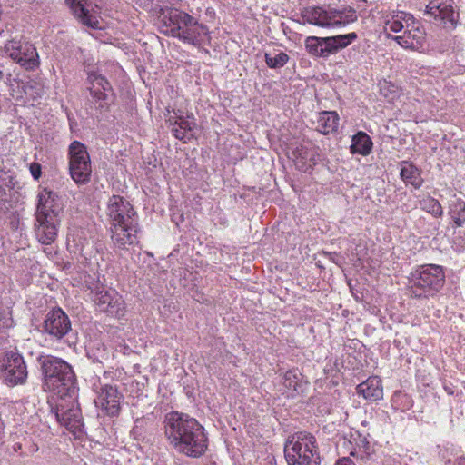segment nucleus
<instances>
[{"label": "nucleus", "instance_id": "f257e3e1", "mask_svg": "<svg viewBox=\"0 0 465 465\" xmlns=\"http://www.w3.org/2000/svg\"><path fill=\"white\" fill-rule=\"evenodd\" d=\"M164 434L172 448L189 458L202 457L208 448L203 426L186 413L171 411L163 421Z\"/></svg>", "mask_w": 465, "mask_h": 465}, {"label": "nucleus", "instance_id": "f03ea898", "mask_svg": "<svg viewBox=\"0 0 465 465\" xmlns=\"http://www.w3.org/2000/svg\"><path fill=\"white\" fill-rule=\"evenodd\" d=\"M106 214L114 247L127 250L139 242L138 214L126 199L120 195L111 196L107 202Z\"/></svg>", "mask_w": 465, "mask_h": 465}, {"label": "nucleus", "instance_id": "7ed1b4c3", "mask_svg": "<svg viewBox=\"0 0 465 465\" xmlns=\"http://www.w3.org/2000/svg\"><path fill=\"white\" fill-rule=\"evenodd\" d=\"M37 199L34 231L38 242L48 245L56 239L64 207L57 193L47 188L38 193Z\"/></svg>", "mask_w": 465, "mask_h": 465}, {"label": "nucleus", "instance_id": "20e7f679", "mask_svg": "<svg viewBox=\"0 0 465 465\" xmlns=\"http://www.w3.org/2000/svg\"><path fill=\"white\" fill-rule=\"evenodd\" d=\"M37 362L43 376L42 388L53 396H70L75 392L76 378L65 361L53 355H39Z\"/></svg>", "mask_w": 465, "mask_h": 465}, {"label": "nucleus", "instance_id": "39448f33", "mask_svg": "<svg viewBox=\"0 0 465 465\" xmlns=\"http://www.w3.org/2000/svg\"><path fill=\"white\" fill-rule=\"evenodd\" d=\"M445 282L443 270L439 265L427 264L413 272L409 280V295L415 299L433 297Z\"/></svg>", "mask_w": 465, "mask_h": 465}, {"label": "nucleus", "instance_id": "423d86ee", "mask_svg": "<svg viewBox=\"0 0 465 465\" xmlns=\"http://www.w3.org/2000/svg\"><path fill=\"white\" fill-rule=\"evenodd\" d=\"M288 465H320L321 458L313 435L298 432L288 438L284 446Z\"/></svg>", "mask_w": 465, "mask_h": 465}, {"label": "nucleus", "instance_id": "0eeeda50", "mask_svg": "<svg viewBox=\"0 0 465 465\" xmlns=\"http://www.w3.org/2000/svg\"><path fill=\"white\" fill-rule=\"evenodd\" d=\"M74 394L70 396H51L47 403L50 414L56 421L74 434L81 433L84 428V419Z\"/></svg>", "mask_w": 465, "mask_h": 465}, {"label": "nucleus", "instance_id": "6e6552de", "mask_svg": "<svg viewBox=\"0 0 465 465\" xmlns=\"http://www.w3.org/2000/svg\"><path fill=\"white\" fill-rule=\"evenodd\" d=\"M69 173L78 185L87 184L91 181L92 163L86 146L74 141L68 147Z\"/></svg>", "mask_w": 465, "mask_h": 465}, {"label": "nucleus", "instance_id": "1a4fd4ad", "mask_svg": "<svg viewBox=\"0 0 465 465\" xmlns=\"http://www.w3.org/2000/svg\"><path fill=\"white\" fill-rule=\"evenodd\" d=\"M28 378V371L22 354L16 350L5 351L0 359V379L9 386L24 385Z\"/></svg>", "mask_w": 465, "mask_h": 465}, {"label": "nucleus", "instance_id": "9d476101", "mask_svg": "<svg viewBox=\"0 0 465 465\" xmlns=\"http://www.w3.org/2000/svg\"><path fill=\"white\" fill-rule=\"evenodd\" d=\"M5 54L27 71L36 69L39 64V55L35 45L25 40L13 38L4 46Z\"/></svg>", "mask_w": 465, "mask_h": 465}, {"label": "nucleus", "instance_id": "9b49d317", "mask_svg": "<svg viewBox=\"0 0 465 465\" xmlns=\"http://www.w3.org/2000/svg\"><path fill=\"white\" fill-rule=\"evenodd\" d=\"M93 293V301L97 308L112 317L120 318L124 315L125 303L122 296L112 288L96 284L89 287Z\"/></svg>", "mask_w": 465, "mask_h": 465}, {"label": "nucleus", "instance_id": "f8f14e48", "mask_svg": "<svg viewBox=\"0 0 465 465\" xmlns=\"http://www.w3.org/2000/svg\"><path fill=\"white\" fill-rule=\"evenodd\" d=\"M94 391L96 392L95 405L101 408L106 415L111 417L117 416L120 413L122 399V395L117 388L109 384L95 385Z\"/></svg>", "mask_w": 465, "mask_h": 465}, {"label": "nucleus", "instance_id": "ddd939ff", "mask_svg": "<svg viewBox=\"0 0 465 465\" xmlns=\"http://www.w3.org/2000/svg\"><path fill=\"white\" fill-rule=\"evenodd\" d=\"M72 330L68 315L61 308H54L44 321V331L50 336L60 340Z\"/></svg>", "mask_w": 465, "mask_h": 465}, {"label": "nucleus", "instance_id": "4468645a", "mask_svg": "<svg viewBox=\"0 0 465 465\" xmlns=\"http://www.w3.org/2000/svg\"><path fill=\"white\" fill-rule=\"evenodd\" d=\"M453 5V0H431L426 5L425 14L432 17L435 22L450 24L453 26L456 24Z\"/></svg>", "mask_w": 465, "mask_h": 465}, {"label": "nucleus", "instance_id": "2eb2a0df", "mask_svg": "<svg viewBox=\"0 0 465 465\" xmlns=\"http://www.w3.org/2000/svg\"><path fill=\"white\" fill-rule=\"evenodd\" d=\"M167 123L172 127L171 131L176 139L187 143L194 138L197 124L192 114L185 117L171 116Z\"/></svg>", "mask_w": 465, "mask_h": 465}, {"label": "nucleus", "instance_id": "dca6fc26", "mask_svg": "<svg viewBox=\"0 0 465 465\" xmlns=\"http://www.w3.org/2000/svg\"><path fill=\"white\" fill-rule=\"evenodd\" d=\"M65 3L82 25L93 29L100 28V16L94 9L88 8L87 0H65Z\"/></svg>", "mask_w": 465, "mask_h": 465}, {"label": "nucleus", "instance_id": "f3484780", "mask_svg": "<svg viewBox=\"0 0 465 465\" xmlns=\"http://www.w3.org/2000/svg\"><path fill=\"white\" fill-rule=\"evenodd\" d=\"M88 81L91 84L89 87L91 95L94 99L98 102H104V104H100L99 107L104 108L107 103L108 96L110 94H113V88L109 81L98 72H88Z\"/></svg>", "mask_w": 465, "mask_h": 465}, {"label": "nucleus", "instance_id": "a211bd4d", "mask_svg": "<svg viewBox=\"0 0 465 465\" xmlns=\"http://www.w3.org/2000/svg\"><path fill=\"white\" fill-rule=\"evenodd\" d=\"M358 38L355 32L346 35H338L335 36L322 37V57H328L330 54H334L340 50L349 46L353 41Z\"/></svg>", "mask_w": 465, "mask_h": 465}, {"label": "nucleus", "instance_id": "6ab92c4d", "mask_svg": "<svg viewBox=\"0 0 465 465\" xmlns=\"http://www.w3.org/2000/svg\"><path fill=\"white\" fill-rule=\"evenodd\" d=\"M329 6H308L302 10L300 23L319 27H330Z\"/></svg>", "mask_w": 465, "mask_h": 465}, {"label": "nucleus", "instance_id": "aec40b11", "mask_svg": "<svg viewBox=\"0 0 465 465\" xmlns=\"http://www.w3.org/2000/svg\"><path fill=\"white\" fill-rule=\"evenodd\" d=\"M357 393L369 401H376L383 398V388L379 377L368 378L356 388Z\"/></svg>", "mask_w": 465, "mask_h": 465}, {"label": "nucleus", "instance_id": "412c9836", "mask_svg": "<svg viewBox=\"0 0 465 465\" xmlns=\"http://www.w3.org/2000/svg\"><path fill=\"white\" fill-rule=\"evenodd\" d=\"M330 27L345 26L355 22L358 18L355 9L349 6L334 8L329 6Z\"/></svg>", "mask_w": 465, "mask_h": 465}, {"label": "nucleus", "instance_id": "4be33fe9", "mask_svg": "<svg viewBox=\"0 0 465 465\" xmlns=\"http://www.w3.org/2000/svg\"><path fill=\"white\" fill-rule=\"evenodd\" d=\"M392 39L404 48L418 49L422 45L424 33L412 25L411 28H407L402 35L394 36Z\"/></svg>", "mask_w": 465, "mask_h": 465}, {"label": "nucleus", "instance_id": "5701e85b", "mask_svg": "<svg viewBox=\"0 0 465 465\" xmlns=\"http://www.w3.org/2000/svg\"><path fill=\"white\" fill-rule=\"evenodd\" d=\"M339 121L335 111H322L318 114L316 130L324 135L333 134L338 130Z\"/></svg>", "mask_w": 465, "mask_h": 465}, {"label": "nucleus", "instance_id": "b1692460", "mask_svg": "<svg viewBox=\"0 0 465 465\" xmlns=\"http://www.w3.org/2000/svg\"><path fill=\"white\" fill-rule=\"evenodd\" d=\"M184 31L183 37V42L193 44L194 45H201L207 38L208 29L205 25L199 24L193 17L189 24V27Z\"/></svg>", "mask_w": 465, "mask_h": 465}, {"label": "nucleus", "instance_id": "393cba45", "mask_svg": "<svg viewBox=\"0 0 465 465\" xmlns=\"http://www.w3.org/2000/svg\"><path fill=\"white\" fill-rule=\"evenodd\" d=\"M401 168L400 176L405 183L411 184L415 189L421 187L423 179L420 175V171L413 163L407 161L401 163Z\"/></svg>", "mask_w": 465, "mask_h": 465}, {"label": "nucleus", "instance_id": "a878e982", "mask_svg": "<svg viewBox=\"0 0 465 465\" xmlns=\"http://www.w3.org/2000/svg\"><path fill=\"white\" fill-rule=\"evenodd\" d=\"M372 144L373 143L370 136L366 133L361 131L352 136L350 150L353 154L358 153L366 156L371 153Z\"/></svg>", "mask_w": 465, "mask_h": 465}, {"label": "nucleus", "instance_id": "bb28decb", "mask_svg": "<svg viewBox=\"0 0 465 465\" xmlns=\"http://www.w3.org/2000/svg\"><path fill=\"white\" fill-rule=\"evenodd\" d=\"M403 21L406 24V27L409 28L411 24L414 23V17L411 14L399 11L386 22L385 30H389L394 33L401 32L404 28L402 24Z\"/></svg>", "mask_w": 465, "mask_h": 465}, {"label": "nucleus", "instance_id": "cd10ccee", "mask_svg": "<svg viewBox=\"0 0 465 465\" xmlns=\"http://www.w3.org/2000/svg\"><path fill=\"white\" fill-rule=\"evenodd\" d=\"M302 375L298 369L287 371L282 378V384L292 392L302 391Z\"/></svg>", "mask_w": 465, "mask_h": 465}, {"label": "nucleus", "instance_id": "c85d7f7f", "mask_svg": "<svg viewBox=\"0 0 465 465\" xmlns=\"http://www.w3.org/2000/svg\"><path fill=\"white\" fill-rule=\"evenodd\" d=\"M181 10L178 9H170L163 14L162 18V32L165 35H173V29H175L177 25V20L179 19Z\"/></svg>", "mask_w": 465, "mask_h": 465}, {"label": "nucleus", "instance_id": "c756f323", "mask_svg": "<svg viewBox=\"0 0 465 465\" xmlns=\"http://www.w3.org/2000/svg\"><path fill=\"white\" fill-rule=\"evenodd\" d=\"M289 61V55L283 52H270L265 54V62L272 69L283 67Z\"/></svg>", "mask_w": 465, "mask_h": 465}, {"label": "nucleus", "instance_id": "7c9ffc66", "mask_svg": "<svg viewBox=\"0 0 465 465\" xmlns=\"http://www.w3.org/2000/svg\"><path fill=\"white\" fill-rule=\"evenodd\" d=\"M420 207L433 215L434 217H440L443 214V210L438 200L427 196L419 202Z\"/></svg>", "mask_w": 465, "mask_h": 465}, {"label": "nucleus", "instance_id": "2f4dec72", "mask_svg": "<svg viewBox=\"0 0 465 465\" xmlns=\"http://www.w3.org/2000/svg\"><path fill=\"white\" fill-rule=\"evenodd\" d=\"M322 37L308 36L304 40V46L306 51L312 56L322 57Z\"/></svg>", "mask_w": 465, "mask_h": 465}, {"label": "nucleus", "instance_id": "473e14b6", "mask_svg": "<svg viewBox=\"0 0 465 465\" xmlns=\"http://www.w3.org/2000/svg\"><path fill=\"white\" fill-rule=\"evenodd\" d=\"M193 16L188 15L187 13L181 11L179 19L177 20V25L175 29H173V37H178L183 39L184 31H187L186 28L189 27V24L192 22Z\"/></svg>", "mask_w": 465, "mask_h": 465}, {"label": "nucleus", "instance_id": "72a5a7b5", "mask_svg": "<svg viewBox=\"0 0 465 465\" xmlns=\"http://www.w3.org/2000/svg\"><path fill=\"white\" fill-rule=\"evenodd\" d=\"M379 87L381 94L389 101H392L399 94L398 87L391 82L386 80L380 82Z\"/></svg>", "mask_w": 465, "mask_h": 465}, {"label": "nucleus", "instance_id": "f704fd0d", "mask_svg": "<svg viewBox=\"0 0 465 465\" xmlns=\"http://www.w3.org/2000/svg\"><path fill=\"white\" fill-rule=\"evenodd\" d=\"M453 221L458 227L465 223V202L457 201L452 209Z\"/></svg>", "mask_w": 465, "mask_h": 465}, {"label": "nucleus", "instance_id": "c9c22d12", "mask_svg": "<svg viewBox=\"0 0 465 465\" xmlns=\"http://www.w3.org/2000/svg\"><path fill=\"white\" fill-rule=\"evenodd\" d=\"M356 445L359 447V449H362V451L364 454H370L371 451V444L366 437H363L361 435L358 436V440H356Z\"/></svg>", "mask_w": 465, "mask_h": 465}, {"label": "nucleus", "instance_id": "e433bc0d", "mask_svg": "<svg viewBox=\"0 0 465 465\" xmlns=\"http://www.w3.org/2000/svg\"><path fill=\"white\" fill-rule=\"evenodd\" d=\"M30 173L35 180H38L42 174V166L38 163H32L29 166Z\"/></svg>", "mask_w": 465, "mask_h": 465}, {"label": "nucleus", "instance_id": "4c0bfd02", "mask_svg": "<svg viewBox=\"0 0 465 465\" xmlns=\"http://www.w3.org/2000/svg\"><path fill=\"white\" fill-rule=\"evenodd\" d=\"M81 254L84 256V258L87 261V260H91L93 257H94L93 255V252L92 251H89V248H88V244L86 246H83L81 248Z\"/></svg>", "mask_w": 465, "mask_h": 465}, {"label": "nucleus", "instance_id": "58836bf2", "mask_svg": "<svg viewBox=\"0 0 465 465\" xmlns=\"http://www.w3.org/2000/svg\"><path fill=\"white\" fill-rule=\"evenodd\" d=\"M336 465H355V464L350 458H342V459H340L336 462Z\"/></svg>", "mask_w": 465, "mask_h": 465}, {"label": "nucleus", "instance_id": "ea45409f", "mask_svg": "<svg viewBox=\"0 0 465 465\" xmlns=\"http://www.w3.org/2000/svg\"><path fill=\"white\" fill-rule=\"evenodd\" d=\"M1 67H3V65H1ZM5 77L10 79L11 74L5 73L3 68H0V81H5Z\"/></svg>", "mask_w": 465, "mask_h": 465}, {"label": "nucleus", "instance_id": "a19ab883", "mask_svg": "<svg viewBox=\"0 0 465 465\" xmlns=\"http://www.w3.org/2000/svg\"><path fill=\"white\" fill-rule=\"evenodd\" d=\"M260 465H276L272 459L264 460Z\"/></svg>", "mask_w": 465, "mask_h": 465}, {"label": "nucleus", "instance_id": "79ce46f5", "mask_svg": "<svg viewBox=\"0 0 465 465\" xmlns=\"http://www.w3.org/2000/svg\"><path fill=\"white\" fill-rule=\"evenodd\" d=\"M89 357L93 359V361H97L99 363H102L103 359L104 358V355H102L101 359L98 357H94V356L93 357L92 355H89Z\"/></svg>", "mask_w": 465, "mask_h": 465}, {"label": "nucleus", "instance_id": "37998d69", "mask_svg": "<svg viewBox=\"0 0 465 465\" xmlns=\"http://www.w3.org/2000/svg\"><path fill=\"white\" fill-rule=\"evenodd\" d=\"M456 465H465V458H460Z\"/></svg>", "mask_w": 465, "mask_h": 465}, {"label": "nucleus", "instance_id": "c03bdc74", "mask_svg": "<svg viewBox=\"0 0 465 465\" xmlns=\"http://www.w3.org/2000/svg\"><path fill=\"white\" fill-rule=\"evenodd\" d=\"M10 183H13V177H10Z\"/></svg>", "mask_w": 465, "mask_h": 465}]
</instances>
